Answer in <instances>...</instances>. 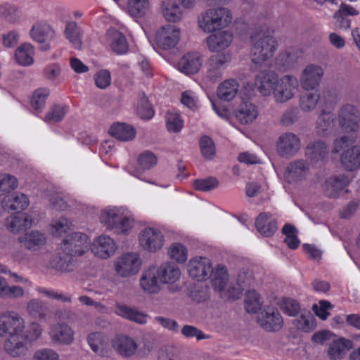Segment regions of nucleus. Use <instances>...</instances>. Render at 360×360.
<instances>
[{
	"label": "nucleus",
	"instance_id": "obj_1",
	"mask_svg": "<svg viewBox=\"0 0 360 360\" xmlns=\"http://www.w3.org/2000/svg\"><path fill=\"white\" fill-rule=\"evenodd\" d=\"M231 21L232 13L224 7L209 8L202 12L198 18L200 29L208 33L226 27Z\"/></svg>",
	"mask_w": 360,
	"mask_h": 360
},
{
	"label": "nucleus",
	"instance_id": "obj_2",
	"mask_svg": "<svg viewBox=\"0 0 360 360\" xmlns=\"http://www.w3.org/2000/svg\"><path fill=\"white\" fill-rule=\"evenodd\" d=\"M251 40L250 56L255 64L261 65L271 58L278 47L276 40L269 34H257L251 37Z\"/></svg>",
	"mask_w": 360,
	"mask_h": 360
},
{
	"label": "nucleus",
	"instance_id": "obj_3",
	"mask_svg": "<svg viewBox=\"0 0 360 360\" xmlns=\"http://www.w3.org/2000/svg\"><path fill=\"white\" fill-rule=\"evenodd\" d=\"M115 351L122 356L131 357L137 354L141 358L146 356L151 352L152 347L149 344L145 343L139 350L136 340L127 335L117 336L112 343Z\"/></svg>",
	"mask_w": 360,
	"mask_h": 360
},
{
	"label": "nucleus",
	"instance_id": "obj_4",
	"mask_svg": "<svg viewBox=\"0 0 360 360\" xmlns=\"http://www.w3.org/2000/svg\"><path fill=\"white\" fill-rule=\"evenodd\" d=\"M100 220L108 229L113 230L117 233H125L131 227L133 223L129 217L120 214L115 209L103 210Z\"/></svg>",
	"mask_w": 360,
	"mask_h": 360
},
{
	"label": "nucleus",
	"instance_id": "obj_5",
	"mask_svg": "<svg viewBox=\"0 0 360 360\" xmlns=\"http://www.w3.org/2000/svg\"><path fill=\"white\" fill-rule=\"evenodd\" d=\"M89 244V238L86 234L74 232L63 240L61 249L75 257L83 255L88 250Z\"/></svg>",
	"mask_w": 360,
	"mask_h": 360
},
{
	"label": "nucleus",
	"instance_id": "obj_6",
	"mask_svg": "<svg viewBox=\"0 0 360 360\" xmlns=\"http://www.w3.org/2000/svg\"><path fill=\"white\" fill-rule=\"evenodd\" d=\"M298 80L292 75H285L278 79L273 96L277 103H285L295 96V90L298 87Z\"/></svg>",
	"mask_w": 360,
	"mask_h": 360
},
{
	"label": "nucleus",
	"instance_id": "obj_7",
	"mask_svg": "<svg viewBox=\"0 0 360 360\" xmlns=\"http://www.w3.org/2000/svg\"><path fill=\"white\" fill-rule=\"evenodd\" d=\"M300 148V139L292 132L282 134L276 141L277 153L281 158H290L295 156Z\"/></svg>",
	"mask_w": 360,
	"mask_h": 360
},
{
	"label": "nucleus",
	"instance_id": "obj_8",
	"mask_svg": "<svg viewBox=\"0 0 360 360\" xmlns=\"http://www.w3.org/2000/svg\"><path fill=\"white\" fill-rule=\"evenodd\" d=\"M360 116L357 109L352 105H343L338 112L340 127L345 133L356 134L359 126Z\"/></svg>",
	"mask_w": 360,
	"mask_h": 360
},
{
	"label": "nucleus",
	"instance_id": "obj_9",
	"mask_svg": "<svg viewBox=\"0 0 360 360\" xmlns=\"http://www.w3.org/2000/svg\"><path fill=\"white\" fill-rule=\"evenodd\" d=\"M180 39V30L174 25L162 26L156 32L157 46L164 50L174 48Z\"/></svg>",
	"mask_w": 360,
	"mask_h": 360
},
{
	"label": "nucleus",
	"instance_id": "obj_10",
	"mask_svg": "<svg viewBox=\"0 0 360 360\" xmlns=\"http://www.w3.org/2000/svg\"><path fill=\"white\" fill-rule=\"evenodd\" d=\"M141 264L139 257L135 253H125L115 261L116 272L122 277L136 274Z\"/></svg>",
	"mask_w": 360,
	"mask_h": 360
},
{
	"label": "nucleus",
	"instance_id": "obj_11",
	"mask_svg": "<svg viewBox=\"0 0 360 360\" xmlns=\"http://www.w3.org/2000/svg\"><path fill=\"white\" fill-rule=\"evenodd\" d=\"M324 75L323 69L315 64L307 65L302 72L300 81L301 86L306 91L318 88Z\"/></svg>",
	"mask_w": 360,
	"mask_h": 360
},
{
	"label": "nucleus",
	"instance_id": "obj_12",
	"mask_svg": "<svg viewBox=\"0 0 360 360\" xmlns=\"http://www.w3.org/2000/svg\"><path fill=\"white\" fill-rule=\"evenodd\" d=\"M231 61L228 53H220L210 57L207 62V77L212 82L219 81L223 76L225 65Z\"/></svg>",
	"mask_w": 360,
	"mask_h": 360
},
{
	"label": "nucleus",
	"instance_id": "obj_13",
	"mask_svg": "<svg viewBox=\"0 0 360 360\" xmlns=\"http://www.w3.org/2000/svg\"><path fill=\"white\" fill-rule=\"evenodd\" d=\"M259 326L267 331H278L283 326V319L278 309L268 307L262 311L257 317Z\"/></svg>",
	"mask_w": 360,
	"mask_h": 360
},
{
	"label": "nucleus",
	"instance_id": "obj_14",
	"mask_svg": "<svg viewBox=\"0 0 360 360\" xmlns=\"http://www.w3.org/2000/svg\"><path fill=\"white\" fill-rule=\"evenodd\" d=\"M188 272L191 277L198 281L206 280L211 274L212 264L207 257H195L188 264Z\"/></svg>",
	"mask_w": 360,
	"mask_h": 360
},
{
	"label": "nucleus",
	"instance_id": "obj_15",
	"mask_svg": "<svg viewBox=\"0 0 360 360\" xmlns=\"http://www.w3.org/2000/svg\"><path fill=\"white\" fill-rule=\"evenodd\" d=\"M164 238L161 232L153 228H146L139 236L141 247L150 252H156L163 245Z\"/></svg>",
	"mask_w": 360,
	"mask_h": 360
},
{
	"label": "nucleus",
	"instance_id": "obj_16",
	"mask_svg": "<svg viewBox=\"0 0 360 360\" xmlns=\"http://www.w3.org/2000/svg\"><path fill=\"white\" fill-rule=\"evenodd\" d=\"M278 79V75L274 71H262L256 76L255 84L262 96H268L273 94Z\"/></svg>",
	"mask_w": 360,
	"mask_h": 360
},
{
	"label": "nucleus",
	"instance_id": "obj_17",
	"mask_svg": "<svg viewBox=\"0 0 360 360\" xmlns=\"http://www.w3.org/2000/svg\"><path fill=\"white\" fill-rule=\"evenodd\" d=\"M202 65V58L198 52L184 54L177 63L178 70L185 75L197 73Z\"/></svg>",
	"mask_w": 360,
	"mask_h": 360
},
{
	"label": "nucleus",
	"instance_id": "obj_18",
	"mask_svg": "<svg viewBox=\"0 0 360 360\" xmlns=\"http://www.w3.org/2000/svg\"><path fill=\"white\" fill-rule=\"evenodd\" d=\"M24 328V321L18 315L4 316L0 319V336L6 334L20 335Z\"/></svg>",
	"mask_w": 360,
	"mask_h": 360
},
{
	"label": "nucleus",
	"instance_id": "obj_19",
	"mask_svg": "<svg viewBox=\"0 0 360 360\" xmlns=\"http://www.w3.org/2000/svg\"><path fill=\"white\" fill-rule=\"evenodd\" d=\"M305 155L311 163L323 162L328 156L327 145L321 140L311 141L307 146Z\"/></svg>",
	"mask_w": 360,
	"mask_h": 360
},
{
	"label": "nucleus",
	"instance_id": "obj_20",
	"mask_svg": "<svg viewBox=\"0 0 360 360\" xmlns=\"http://www.w3.org/2000/svg\"><path fill=\"white\" fill-rule=\"evenodd\" d=\"M257 231L264 237L273 236L278 229L277 221L268 212L260 213L255 220Z\"/></svg>",
	"mask_w": 360,
	"mask_h": 360
},
{
	"label": "nucleus",
	"instance_id": "obj_21",
	"mask_svg": "<svg viewBox=\"0 0 360 360\" xmlns=\"http://www.w3.org/2000/svg\"><path fill=\"white\" fill-rule=\"evenodd\" d=\"M349 179L344 174H338L328 178L323 186V191L328 198H336L347 185Z\"/></svg>",
	"mask_w": 360,
	"mask_h": 360
},
{
	"label": "nucleus",
	"instance_id": "obj_22",
	"mask_svg": "<svg viewBox=\"0 0 360 360\" xmlns=\"http://www.w3.org/2000/svg\"><path fill=\"white\" fill-rule=\"evenodd\" d=\"M24 340L25 338L22 335L8 336L4 342L6 352L12 357H20L25 355L27 347Z\"/></svg>",
	"mask_w": 360,
	"mask_h": 360
},
{
	"label": "nucleus",
	"instance_id": "obj_23",
	"mask_svg": "<svg viewBox=\"0 0 360 360\" xmlns=\"http://www.w3.org/2000/svg\"><path fill=\"white\" fill-rule=\"evenodd\" d=\"M158 271L156 266H150L146 270L141 279L140 285L144 291L149 293H157L160 290Z\"/></svg>",
	"mask_w": 360,
	"mask_h": 360
},
{
	"label": "nucleus",
	"instance_id": "obj_24",
	"mask_svg": "<svg viewBox=\"0 0 360 360\" xmlns=\"http://www.w3.org/2000/svg\"><path fill=\"white\" fill-rule=\"evenodd\" d=\"M18 240L25 249L36 251L45 245L46 238L42 233L38 231H31L20 236Z\"/></svg>",
	"mask_w": 360,
	"mask_h": 360
},
{
	"label": "nucleus",
	"instance_id": "obj_25",
	"mask_svg": "<svg viewBox=\"0 0 360 360\" xmlns=\"http://www.w3.org/2000/svg\"><path fill=\"white\" fill-rule=\"evenodd\" d=\"M340 162L345 169L352 172L360 168V146L356 145L344 150Z\"/></svg>",
	"mask_w": 360,
	"mask_h": 360
},
{
	"label": "nucleus",
	"instance_id": "obj_26",
	"mask_svg": "<svg viewBox=\"0 0 360 360\" xmlns=\"http://www.w3.org/2000/svg\"><path fill=\"white\" fill-rule=\"evenodd\" d=\"M233 39L230 32L223 31L207 38V44L212 52H219L229 46Z\"/></svg>",
	"mask_w": 360,
	"mask_h": 360
},
{
	"label": "nucleus",
	"instance_id": "obj_27",
	"mask_svg": "<svg viewBox=\"0 0 360 360\" xmlns=\"http://www.w3.org/2000/svg\"><path fill=\"white\" fill-rule=\"evenodd\" d=\"M32 224V220L30 216L22 212H18L15 215L8 217L5 221L6 229L13 233L30 228Z\"/></svg>",
	"mask_w": 360,
	"mask_h": 360
},
{
	"label": "nucleus",
	"instance_id": "obj_28",
	"mask_svg": "<svg viewBox=\"0 0 360 360\" xmlns=\"http://www.w3.org/2000/svg\"><path fill=\"white\" fill-rule=\"evenodd\" d=\"M116 246L112 238L107 236H101L94 243L92 252L98 257L107 259L114 254Z\"/></svg>",
	"mask_w": 360,
	"mask_h": 360
},
{
	"label": "nucleus",
	"instance_id": "obj_29",
	"mask_svg": "<svg viewBox=\"0 0 360 360\" xmlns=\"http://www.w3.org/2000/svg\"><path fill=\"white\" fill-rule=\"evenodd\" d=\"M49 266L62 272H69L74 270L75 260L74 257L62 250V252H59L51 258Z\"/></svg>",
	"mask_w": 360,
	"mask_h": 360
},
{
	"label": "nucleus",
	"instance_id": "obj_30",
	"mask_svg": "<svg viewBox=\"0 0 360 360\" xmlns=\"http://www.w3.org/2000/svg\"><path fill=\"white\" fill-rule=\"evenodd\" d=\"M353 343L351 340L345 338L334 339L329 344L328 355L330 360L342 359L345 353L352 347Z\"/></svg>",
	"mask_w": 360,
	"mask_h": 360
},
{
	"label": "nucleus",
	"instance_id": "obj_31",
	"mask_svg": "<svg viewBox=\"0 0 360 360\" xmlns=\"http://www.w3.org/2000/svg\"><path fill=\"white\" fill-rule=\"evenodd\" d=\"M51 340L56 343L69 345L74 340V332L66 324H56L53 326L49 332Z\"/></svg>",
	"mask_w": 360,
	"mask_h": 360
},
{
	"label": "nucleus",
	"instance_id": "obj_32",
	"mask_svg": "<svg viewBox=\"0 0 360 360\" xmlns=\"http://www.w3.org/2000/svg\"><path fill=\"white\" fill-rule=\"evenodd\" d=\"M257 107L250 101L243 102L235 111V117L243 124L252 122L257 117Z\"/></svg>",
	"mask_w": 360,
	"mask_h": 360
},
{
	"label": "nucleus",
	"instance_id": "obj_33",
	"mask_svg": "<svg viewBox=\"0 0 360 360\" xmlns=\"http://www.w3.org/2000/svg\"><path fill=\"white\" fill-rule=\"evenodd\" d=\"M158 271L160 281L164 283H174L181 276L179 268L174 263L166 262L158 267H156Z\"/></svg>",
	"mask_w": 360,
	"mask_h": 360
},
{
	"label": "nucleus",
	"instance_id": "obj_34",
	"mask_svg": "<svg viewBox=\"0 0 360 360\" xmlns=\"http://www.w3.org/2000/svg\"><path fill=\"white\" fill-rule=\"evenodd\" d=\"M30 34L34 41L44 43L46 41L54 38L55 31L47 23L38 22L32 26Z\"/></svg>",
	"mask_w": 360,
	"mask_h": 360
},
{
	"label": "nucleus",
	"instance_id": "obj_35",
	"mask_svg": "<svg viewBox=\"0 0 360 360\" xmlns=\"http://www.w3.org/2000/svg\"><path fill=\"white\" fill-rule=\"evenodd\" d=\"M115 313L124 319L139 324L146 323L148 316L146 314L141 312L135 308H131L125 304L119 303L116 304Z\"/></svg>",
	"mask_w": 360,
	"mask_h": 360
},
{
	"label": "nucleus",
	"instance_id": "obj_36",
	"mask_svg": "<svg viewBox=\"0 0 360 360\" xmlns=\"http://www.w3.org/2000/svg\"><path fill=\"white\" fill-rule=\"evenodd\" d=\"M64 34L75 49H82L83 32L75 21L66 22Z\"/></svg>",
	"mask_w": 360,
	"mask_h": 360
},
{
	"label": "nucleus",
	"instance_id": "obj_37",
	"mask_svg": "<svg viewBox=\"0 0 360 360\" xmlns=\"http://www.w3.org/2000/svg\"><path fill=\"white\" fill-rule=\"evenodd\" d=\"M162 13L168 22H176L182 18V12L176 0H163L161 4Z\"/></svg>",
	"mask_w": 360,
	"mask_h": 360
},
{
	"label": "nucleus",
	"instance_id": "obj_38",
	"mask_svg": "<svg viewBox=\"0 0 360 360\" xmlns=\"http://www.w3.org/2000/svg\"><path fill=\"white\" fill-rule=\"evenodd\" d=\"M109 131L113 137L122 141H131L136 135L134 127L124 123H117L112 125Z\"/></svg>",
	"mask_w": 360,
	"mask_h": 360
},
{
	"label": "nucleus",
	"instance_id": "obj_39",
	"mask_svg": "<svg viewBox=\"0 0 360 360\" xmlns=\"http://www.w3.org/2000/svg\"><path fill=\"white\" fill-rule=\"evenodd\" d=\"M309 170V165L304 160H295L290 163L286 168L288 178L294 181L300 180L305 176Z\"/></svg>",
	"mask_w": 360,
	"mask_h": 360
},
{
	"label": "nucleus",
	"instance_id": "obj_40",
	"mask_svg": "<svg viewBox=\"0 0 360 360\" xmlns=\"http://www.w3.org/2000/svg\"><path fill=\"white\" fill-rule=\"evenodd\" d=\"M34 54V47L31 44L25 43L19 46L15 53L16 62L22 66H28L33 63Z\"/></svg>",
	"mask_w": 360,
	"mask_h": 360
},
{
	"label": "nucleus",
	"instance_id": "obj_41",
	"mask_svg": "<svg viewBox=\"0 0 360 360\" xmlns=\"http://www.w3.org/2000/svg\"><path fill=\"white\" fill-rule=\"evenodd\" d=\"M110 37V47L112 50L117 54H123L127 52L129 45L125 36L116 30H111L108 32Z\"/></svg>",
	"mask_w": 360,
	"mask_h": 360
},
{
	"label": "nucleus",
	"instance_id": "obj_42",
	"mask_svg": "<svg viewBox=\"0 0 360 360\" xmlns=\"http://www.w3.org/2000/svg\"><path fill=\"white\" fill-rule=\"evenodd\" d=\"M238 83L235 79H228L222 82L217 89L218 97L225 101H230L237 94Z\"/></svg>",
	"mask_w": 360,
	"mask_h": 360
},
{
	"label": "nucleus",
	"instance_id": "obj_43",
	"mask_svg": "<svg viewBox=\"0 0 360 360\" xmlns=\"http://www.w3.org/2000/svg\"><path fill=\"white\" fill-rule=\"evenodd\" d=\"M210 276L212 278V285L214 289L219 292L223 291L229 281V276L226 268L220 265L216 267L214 270L212 268Z\"/></svg>",
	"mask_w": 360,
	"mask_h": 360
},
{
	"label": "nucleus",
	"instance_id": "obj_44",
	"mask_svg": "<svg viewBox=\"0 0 360 360\" xmlns=\"http://www.w3.org/2000/svg\"><path fill=\"white\" fill-rule=\"evenodd\" d=\"M24 289L19 285H8L6 280L0 276V297L15 300L23 297Z\"/></svg>",
	"mask_w": 360,
	"mask_h": 360
},
{
	"label": "nucleus",
	"instance_id": "obj_45",
	"mask_svg": "<svg viewBox=\"0 0 360 360\" xmlns=\"http://www.w3.org/2000/svg\"><path fill=\"white\" fill-rule=\"evenodd\" d=\"M27 311L35 319H44L49 314V307L39 299H32L27 304Z\"/></svg>",
	"mask_w": 360,
	"mask_h": 360
},
{
	"label": "nucleus",
	"instance_id": "obj_46",
	"mask_svg": "<svg viewBox=\"0 0 360 360\" xmlns=\"http://www.w3.org/2000/svg\"><path fill=\"white\" fill-rule=\"evenodd\" d=\"M320 96L316 92L303 93L300 96L299 106L302 111L309 112L315 110L319 101Z\"/></svg>",
	"mask_w": 360,
	"mask_h": 360
},
{
	"label": "nucleus",
	"instance_id": "obj_47",
	"mask_svg": "<svg viewBox=\"0 0 360 360\" xmlns=\"http://www.w3.org/2000/svg\"><path fill=\"white\" fill-rule=\"evenodd\" d=\"M6 205L12 210H16L18 212L26 209L29 205L27 197L23 193H15L8 195L4 199Z\"/></svg>",
	"mask_w": 360,
	"mask_h": 360
},
{
	"label": "nucleus",
	"instance_id": "obj_48",
	"mask_svg": "<svg viewBox=\"0 0 360 360\" xmlns=\"http://www.w3.org/2000/svg\"><path fill=\"white\" fill-rule=\"evenodd\" d=\"M149 10V0H128L127 11L130 15L141 18Z\"/></svg>",
	"mask_w": 360,
	"mask_h": 360
},
{
	"label": "nucleus",
	"instance_id": "obj_49",
	"mask_svg": "<svg viewBox=\"0 0 360 360\" xmlns=\"http://www.w3.org/2000/svg\"><path fill=\"white\" fill-rule=\"evenodd\" d=\"M136 113L143 120L151 119L154 115V110L144 93L139 95Z\"/></svg>",
	"mask_w": 360,
	"mask_h": 360
},
{
	"label": "nucleus",
	"instance_id": "obj_50",
	"mask_svg": "<svg viewBox=\"0 0 360 360\" xmlns=\"http://www.w3.org/2000/svg\"><path fill=\"white\" fill-rule=\"evenodd\" d=\"M0 18L10 23H16L20 18V10L14 5L4 3L0 5Z\"/></svg>",
	"mask_w": 360,
	"mask_h": 360
},
{
	"label": "nucleus",
	"instance_id": "obj_51",
	"mask_svg": "<svg viewBox=\"0 0 360 360\" xmlns=\"http://www.w3.org/2000/svg\"><path fill=\"white\" fill-rule=\"evenodd\" d=\"M169 258L179 264H184L188 258V250L185 245L174 243L168 249Z\"/></svg>",
	"mask_w": 360,
	"mask_h": 360
},
{
	"label": "nucleus",
	"instance_id": "obj_52",
	"mask_svg": "<svg viewBox=\"0 0 360 360\" xmlns=\"http://www.w3.org/2000/svg\"><path fill=\"white\" fill-rule=\"evenodd\" d=\"M88 343L91 349L99 355H103L106 346L105 338L101 333H93L89 335Z\"/></svg>",
	"mask_w": 360,
	"mask_h": 360
},
{
	"label": "nucleus",
	"instance_id": "obj_53",
	"mask_svg": "<svg viewBox=\"0 0 360 360\" xmlns=\"http://www.w3.org/2000/svg\"><path fill=\"white\" fill-rule=\"evenodd\" d=\"M18 185L16 177L10 174H0V195L15 190Z\"/></svg>",
	"mask_w": 360,
	"mask_h": 360
},
{
	"label": "nucleus",
	"instance_id": "obj_54",
	"mask_svg": "<svg viewBox=\"0 0 360 360\" xmlns=\"http://www.w3.org/2000/svg\"><path fill=\"white\" fill-rule=\"evenodd\" d=\"M262 303L260 297L255 290H249L245 299V306L248 312L256 313L260 309Z\"/></svg>",
	"mask_w": 360,
	"mask_h": 360
},
{
	"label": "nucleus",
	"instance_id": "obj_55",
	"mask_svg": "<svg viewBox=\"0 0 360 360\" xmlns=\"http://www.w3.org/2000/svg\"><path fill=\"white\" fill-rule=\"evenodd\" d=\"M50 91L47 88H41L36 90L32 97L31 104L35 110L41 111L44 107L46 100L49 95Z\"/></svg>",
	"mask_w": 360,
	"mask_h": 360
},
{
	"label": "nucleus",
	"instance_id": "obj_56",
	"mask_svg": "<svg viewBox=\"0 0 360 360\" xmlns=\"http://www.w3.org/2000/svg\"><path fill=\"white\" fill-rule=\"evenodd\" d=\"M324 109L333 110L339 101V92L335 88H327L323 92Z\"/></svg>",
	"mask_w": 360,
	"mask_h": 360
},
{
	"label": "nucleus",
	"instance_id": "obj_57",
	"mask_svg": "<svg viewBox=\"0 0 360 360\" xmlns=\"http://www.w3.org/2000/svg\"><path fill=\"white\" fill-rule=\"evenodd\" d=\"M219 186V181L215 177H207L205 179H195L193 183V186L195 190L200 191H210Z\"/></svg>",
	"mask_w": 360,
	"mask_h": 360
},
{
	"label": "nucleus",
	"instance_id": "obj_58",
	"mask_svg": "<svg viewBox=\"0 0 360 360\" xmlns=\"http://www.w3.org/2000/svg\"><path fill=\"white\" fill-rule=\"evenodd\" d=\"M296 328L304 332H309L314 327V318L310 312L301 316L293 321Z\"/></svg>",
	"mask_w": 360,
	"mask_h": 360
},
{
	"label": "nucleus",
	"instance_id": "obj_59",
	"mask_svg": "<svg viewBox=\"0 0 360 360\" xmlns=\"http://www.w3.org/2000/svg\"><path fill=\"white\" fill-rule=\"evenodd\" d=\"M199 145L201 153L205 158L211 160L214 156L215 146L211 138L207 136H202L200 139Z\"/></svg>",
	"mask_w": 360,
	"mask_h": 360
},
{
	"label": "nucleus",
	"instance_id": "obj_60",
	"mask_svg": "<svg viewBox=\"0 0 360 360\" xmlns=\"http://www.w3.org/2000/svg\"><path fill=\"white\" fill-rule=\"evenodd\" d=\"M138 163L142 169L148 170L157 165L158 158L153 153L146 150L139 155Z\"/></svg>",
	"mask_w": 360,
	"mask_h": 360
},
{
	"label": "nucleus",
	"instance_id": "obj_61",
	"mask_svg": "<svg viewBox=\"0 0 360 360\" xmlns=\"http://www.w3.org/2000/svg\"><path fill=\"white\" fill-rule=\"evenodd\" d=\"M68 111L67 106H60L59 105H53L45 116L46 122H60L65 117Z\"/></svg>",
	"mask_w": 360,
	"mask_h": 360
},
{
	"label": "nucleus",
	"instance_id": "obj_62",
	"mask_svg": "<svg viewBox=\"0 0 360 360\" xmlns=\"http://www.w3.org/2000/svg\"><path fill=\"white\" fill-rule=\"evenodd\" d=\"M167 130L170 132H179L183 127V121L177 113L167 112L165 116Z\"/></svg>",
	"mask_w": 360,
	"mask_h": 360
},
{
	"label": "nucleus",
	"instance_id": "obj_63",
	"mask_svg": "<svg viewBox=\"0 0 360 360\" xmlns=\"http://www.w3.org/2000/svg\"><path fill=\"white\" fill-rule=\"evenodd\" d=\"M299 111L296 107L287 109L282 115L280 122L283 126L288 127L296 122L299 117Z\"/></svg>",
	"mask_w": 360,
	"mask_h": 360
},
{
	"label": "nucleus",
	"instance_id": "obj_64",
	"mask_svg": "<svg viewBox=\"0 0 360 360\" xmlns=\"http://www.w3.org/2000/svg\"><path fill=\"white\" fill-rule=\"evenodd\" d=\"M331 110L323 109L317 120V127L323 132L327 131L330 127L333 118Z\"/></svg>",
	"mask_w": 360,
	"mask_h": 360
}]
</instances>
